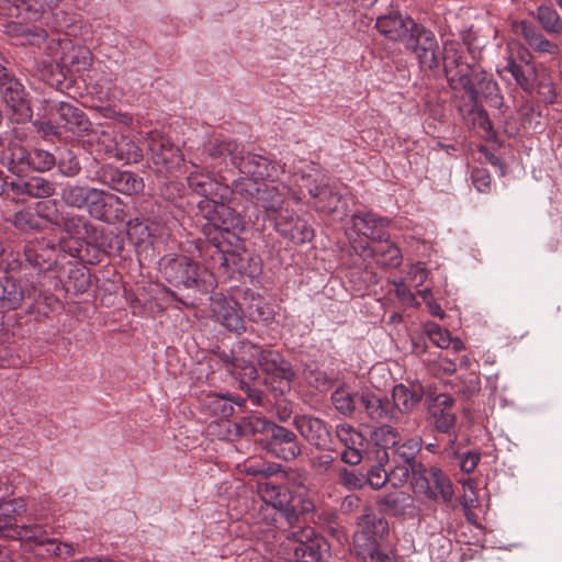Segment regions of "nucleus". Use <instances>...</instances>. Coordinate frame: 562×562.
Instances as JSON below:
<instances>
[{
	"label": "nucleus",
	"instance_id": "obj_56",
	"mask_svg": "<svg viewBox=\"0 0 562 562\" xmlns=\"http://www.w3.org/2000/svg\"><path fill=\"white\" fill-rule=\"evenodd\" d=\"M209 406L221 418H226L234 413L232 400L223 395L214 394L209 396Z\"/></svg>",
	"mask_w": 562,
	"mask_h": 562
},
{
	"label": "nucleus",
	"instance_id": "obj_63",
	"mask_svg": "<svg viewBox=\"0 0 562 562\" xmlns=\"http://www.w3.org/2000/svg\"><path fill=\"white\" fill-rule=\"evenodd\" d=\"M454 454H458V457L460 459V468H461V470L464 473H471L477 467V463H479V460H480V454L479 453L470 452V451L464 452V453H459L456 450Z\"/></svg>",
	"mask_w": 562,
	"mask_h": 562
},
{
	"label": "nucleus",
	"instance_id": "obj_6",
	"mask_svg": "<svg viewBox=\"0 0 562 562\" xmlns=\"http://www.w3.org/2000/svg\"><path fill=\"white\" fill-rule=\"evenodd\" d=\"M280 546L285 557L271 562H323L327 551L325 539L311 527L288 531Z\"/></svg>",
	"mask_w": 562,
	"mask_h": 562
},
{
	"label": "nucleus",
	"instance_id": "obj_30",
	"mask_svg": "<svg viewBox=\"0 0 562 562\" xmlns=\"http://www.w3.org/2000/svg\"><path fill=\"white\" fill-rule=\"evenodd\" d=\"M25 296L26 289L19 280L0 279V313L19 308Z\"/></svg>",
	"mask_w": 562,
	"mask_h": 562
},
{
	"label": "nucleus",
	"instance_id": "obj_4",
	"mask_svg": "<svg viewBox=\"0 0 562 562\" xmlns=\"http://www.w3.org/2000/svg\"><path fill=\"white\" fill-rule=\"evenodd\" d=\"M245 471L250 475H258L256 491L263 502L259 516L269 526L281 529L284 525L294 527L295 514L293 510L294 495L289 487L279 482L276 475L283 471L274 464H247Z\"/></svg>",
	"mask_w": 562,
	"mask_h": 562
},
{
	"label": "nucleus",
	"instance_id": "obj_2",
	"mask_svg": "<svg viewBox=\"0 0 562 562\" xmlns=\"http://www.w3.org/2000/svg\"><path fill=\"white\" fill-rule=\"evenodd\" d=\"M233 191L251 200L258 207H261L267 216L274 222V227L283 237L295 244H303L311 239L313 232L307 224L295 216L293 211L284 206L288 198L296 203L302 201L300 192L291 190L283 182L276 179L265 182L254 180H235Z\"/></svg>",
	"mask_w": 562,
	"mask_h": 562
},
{
	"label": "nucleus",
	"instance_id": "obj_53",
	"mask_svg": "<svg viewBox=\"0 0 562 562\" xmlns=\"http://www.w3.org/2000/svg\"><path fill=\"white\" fill-rule=\"evenodd\" d=\"M247 314L251 322L269 323L273 318V311L269 304L261 299H256L247 307Z\"/></svg>",
	"mask_w": 562,
	"mask_h": 562
},
{
	"label": "nucleus",
	"instance_id": "obj_60",
	"mask_svg": "<svg viewBox=\"0 0 562 562\" xmlns=\"http://www.w3.org/2000/svg\"><path fill=\"white\" fill-rule=\"evenodd\" d=\"M472 183L479 192H488L491 186V176L485 168H473Z\"/></svg>",
	"mask_w": 562,
	"mask_h": 562
},
{
	"label": "nucleus",
	"instance_id": "obj_39",
	"mask_svg": "<svg viewBox=\"0 0 562 562\" xmlns=\"http://www.w3.org/2000/svg\"><path fill=\"white\" fill-rule=\"evenodd\" d=\"M443 70L451 89L467 92L472 91L471 67L469 64L443 68Z\"/></svg>",
	"mask_w": 562,
	"mask_h": 562
},
{
	"label": "nucleus",
	"instance_id": "obj_31",
	"mask_svg": "<svg viewBox=\"0 0 562 562\" xmlns=\"http://www.w3.org/2000/svg\"><path fill=\"white\" fill-rule=\"evenodd\" d=\"M431 418L437 432L447 436L445 450L456 453L457 416L452 411L431 409Z\"/></svg>",
	"mask_w": 562,
	"mask_h": 562
},
{
	"label": "nucleus",
	"instance_id": "obj_25",
	"mask_svg": "<svg viewBox=\"0 0 562 562\" xmlns=\"http://www.w3.org/2000/svg\"><path fill=\"white\" fill-rule=\"evenodd\" d=\"M56 116L58 126L75 135L81 136L90 131L91 123L86 113L71 103L59 102Z\"/></svg>",
	"mask_w": 562,
	"mask_h": 562
},
{
	"label": "nucleus",
	"instance_id": "obj_40",
	"mask_svg": "<svg viewBox=\"0 0 562 562\" xmlns=\"http://www.w3.org/2000/svg\"><path fill=\"white\" fill-rule=\"evenodd\" d=\"M375 464L371 465L364 474L366 485L371 486L373 490L382 488L387 481L393 483L391 470L387 471L384 467L389 462L380 461V451H375Z\"/></svg>",
	"mask_w": 562,
	"mask_h": 562
},
{
	"label": "nucleus",
	"instance_id": "obj_44",
	"mask_svg": "<svg viewBox=\"0 0 562 562\" xmlns=\"http://www.w3.org/2000/svg\"><path fill=\"white\" fill-rule=\"evenodd\" d=\"M356 396L345 385H341L333 392L331 403L340 414L350 416L356 409Z\"/></svg>",
	"mask_w": 562,
	"mask_h": 562
},
{
	"label": "nucleus",
	"instance_id": "obj_24",
	"mask_svg": "<svg viewBox=\"0 0 562 562\" xmlns=\"http://www.w3.org/2000/svg\"><path fill=\"white\" fill-rule=\"evenodd\" d=\"M406 48L414 52L423 69L432 70L439 67L438 43L430 30L425 27L417 33L414 43L408 44Z\"/></svg>",
	"mask_w": 562,
	"mask_h": 562
},
{
	"label": "nucleus",
	"instance_id": "obj_49",
	"mask_svg": "<svg viewBox=\"0 0 562 562\" xmlns=\"http://www.w3.org/2000/svg\"><path fill=\"white\" fill-rule=\"evenodd\" d=\"M58 171L66 177H75L80 170V161L71 150H63L59 153L56 164Z\"/></svg>",
	"mask_w": 562,
	"mask_h": 562
},
{
	"label": "nucleus",
	"instance_id": "obj_43",
	"mask_svg": "<svg viewBox=\"0 0 562 562\" xmlns=\"http://www.w3.org/2000/svg\"><path fill=\"white\" fill-rule=\"evenodd\" d=\"M207 151L210 157L214 159L229 156L233 166L237 167L235 160L240 159L244 149L239 148V145L234 140H216L209 147Z\"/></svg>",
	"mask_w": 562,
	"mask_h": 562
},
{
	"label": "nucleus",
	"instance_id": "obj_22",
	"mask_svg": "<svg viewBox=\"0 0 562 562\" xmlns=\"http://www.w3.org/2000/svg\"><path fill=\"white\" fill-rule=\"evenodd\" d=\"M211 306L214 318L226 329L237 334L246 330L243 312L236 301L217 297L213 300Z\"/></svg>",
	"mask_w": 562,
	"mask_h": 562
},
{
	"label": "nucleus",
	"instance_id": "obj_10",
	"mask_svg": "<svg viewBox=\"0 0 562 562\" xmlns=\"http://www.w3.org/2000/svg\"><path fill=\"white\" fill-rule=\"evenodd\" d=\"M0 93L16 123L32 119L33 111L27 91L3 65L0 66Z\"/></svg>",
	"mask_w": 562,
	"mask_h": 562
},
{
	"label": "nucleus",
	"instance_id": "obj_46",
	"mask_svg": "<svg viewBox=\"0 0 562 562\" xmlns=\"http://www.w3.org/2000/svg\"><path fill=\"white\" fill-rule=\"evenodd\" d=\"M463 43L456 40H445L443 42V68L459 67L461 64H468L464 60Z\"/></svg>",
	"mask_w": 562,
	"mask_h": 562
},
{
	"label": "nucleus",
	"instance_id": "obj_64",
	"mask_svg": "<svg viewBox=\"0 0 562 562\" xmlns=\"http://www.w3.org/2000/svg\"><path fill=\"white\" fill-rule=\"evenodd\" d=\"M395 294L398 300L407 306H418L415 294L405 285L404 282L395 283Z\"/></svg>",
	"mask_w": 562,
	"mask_h": 562
},
{
	"label": "nucleus",
	"instance_id": "obj_12",
	"mask_svg": "<svg viewBox=\"0 0 562 562\" xmlns=\"http://www.w3.org/2000/svg\"><path fill=\"white\" fill-rule=\"evenodd\" d=\"M108 237L99 231L93 237H86L82 240H63L59 247L68 252L71 257L89 265H97L102 261L105 255H110L113 247L111 241H106Z\"/></svg>",
	"mask_w": 562,
	"mask_h": 562
},
{
	"label": "nucleus",
	"instance_id": "obj_57",
	"mask_svg": "<svg viewBox=\"0 0 562 562\" xmlns=\"http://www.w3.org/2000/svg\"><path fill=\"white\" fill-rule=\"evenodd\" d=\"M164 227L158 224L151 222L148 223H137L131 227V234H138L139 241H146L150 238L160 237L162 235Z\"/></svg>",
	"mask_w": 562,
	"mask_h": 562
},
{
	"label": "nucleus",
	"instance_id": "obj_28",
	"mask_svg": "<svg viewBox=\"0 0 562 562\" xmlns=\"http://www.w3.org/2000/svg\"><path fill=\"white\" fill-rule=\"evenodd\" d=\"M423 390L419 385L406 386L404 384H397L393 387L392 392V406L395 420L397 422L402 414L413 411V408L422 401Z\"/></svg>",
	"mask_w": 562,
	"mask_h": 562
},
{
	"label": "nucleus",
	"instance_id": "obj_15",
	"mask_svg": "<svg viewBox=\"0 0 562 562\" xmlns=\"http://www.w3.org/2000/svg\"><path fill=\"white\" fill-rule=\"evenodd\" d=\"M161 271L166 280L175 286L192 288L199 284L200 267L187 256L165 257Z\"/></svg>",
	"mask_w": 562,
	"mask_h": 562
},
{
	"label": "nucleus",
	"instance_id": "obj_20",
	"mask_svg": "<svg viewBox=\"0 0 562 562\" xmlns=\"http://www.w3.org/2000/svg\"><path fill=\"white\" fill-rule=\"evenodd\" d=\"M8 32L16 38V44L43 48L48 56H55L60 46L59 41L55 38L48 40L46 31L36 25L27 26L14 23L9 26Z\"/></svg>",
	"mask_w": 562,
	"mask_h": 562
},
{
	"label": "nucleus",
	"instance_id": "obj_48",
	"mask_svg": "<svg viewBox=\"0 0 562 562\" xmlns=\"http://www.w3.org/2000/svg\"><path fill=\"white\" fill-rule=\"evenodd\" d=\"M142 157L140 148L128 137L120 135L117 150L114 151V158L125 162H136Z\"/></svg>",
	"mask_w": 562,
	"mask_h": 562
},
{
	"label": "nucleus",
	"instance_id": "obj_35",
	"mask_svg": "<svg viewBox=\"0 0 562 562\" xmlns=\"http://www.w3.org/2000/svg\"><path fill=\"white\" fill-rule=\"evenodd\" d=\"M529 53L524 50L521 55L522 64H518L513 59H509L504 70L512 74L516 82L525 90L530 91L533 88L536 80V69L529 61Z\"/></svg>",
	"mask_w": 562,
	"mask_h": 562
},
{
	"label": "nucleus",
	"instance_id": "obj_21",
	"mask_svg": "<svg viewBox=\"0 0 562 562\" xmlns=\"http://www.w3.org/2000/svg\"><path fill=\"white\" fill-rule=\"evenodd\" d=\"M99 180L117 192L132 195L144 189L143 179L131 171L105 167L99 172Z\"/></svg>",
	"mask_w": 562,
	"mask_h": 562
},
{
	"label": "nucleus",
	"instance_id": "obj_5",
	"mask_svg": "<svg viewBox=\"0 0 562 562\" xmlns=\"http://www.w3.org/2000/svg\"><path fill=\"white\" fill-rule=\"evenodd\" d=\"M190 189L203 196L198 206L204 217L215 227L228 232V226L233 224L234 218L232 210L223 200V194H218L220 184L207 173L191 171L187 177Z\"/></svg>",
	"mask_w": 562,
	"mask_h": 562
},
{
	"label": "nucleus",
	"instance_id": "obj_59",
	"mask_svg": "<svg viewBox=\"0 0 562 562\" xmlns=\"http://www.w3.org/2000/svg\"><path fill=\"white\" fill-rule=\"evenodd\" d=\"M473 127L475 132L486 140L492 136V121L486 111H477L473 116Z\"/></svg>",
	"mask_w": 562,
	"mask_h": 562
},
{
	"label": "nucleus",
	"instance_id": "obj_7",
	"mask_svg": "<svg viewBox=\"0 0 562 562\" xmlns=\"http://www.w3.org/2000/svg\"><path fill=\"white\" fill-rule=\"evenodd\" d=\"M248 426L254 434L266 435L265 448L276 458L294 460L301 453L296 435L288 428L277 425L265 417H251Z\"/></svg>",
	"mask_w": 562,
	"mask_h": 562
},
{
	"label": "nucleus",
	"instance_id": "obj_8",
	"mask_svg": "<svg viewBox=\"0 0 562 562\" xmlns=\"http://www.w3.org/2000/svg\"><path fill=\"white\" fill-rule=\"evenodd\" d=\"M295 182L305 188L312 199V206L321 213L333 214L338 211L341 194L329 179L312 164L308 172H303Z\"/></svg>",
	"mask_w": 562,
	"mask_h": 562
},
{
	"label": "nucleus",
	"instance_id": "obj_13",
	"mask_svg": "<svg viewBox=\"0 0 562 562\" xmlns=\"http://www.w3.org/2000/svg\"><path fill=\"white\" fill-rule=\"evenodd\" d=\"M390 221L373 212H356L351 216V227L348 228V238L353 240L382 241L387 236Z\"/></svg>",
	"mask_w": 562,
	"mask_h": 562
},
{
	"label": "nucleus",
	"instance_id": "obj_27",
	"mask_svg": "<svg viewBox=\"0 0 562 562\" xmlns=\"http://www.w3.org/2000/svg\"><path fill=\"white\" fill-rule=\"evenodd\" d=\"M10 189L16 198H48L55 193V186L43 177H31L27 180L19 179L8 183L7 190Z\"/></svg>",
	"mask_w": 562,
	"mask_h": 562
},
{
	"label": "nucleus",
	"instance_id": "obj_23",
	"mask_svg": "<svg viewBox=\"0 0 562 562\" xmlns=\"http://www.w3.org/2000/svg\"><path fill=\"white\" fill-rule=\"evenodd\" d=\"M297 431L311 445L326 448L330 442V430L326 422L311 415H300L294 418Z\"/></svg>",
	"mask_w": 562,
	"mask_h": 562
},
{
	"label": "nucleus",
	"instance_id": "obj_14",
	"mask_svg": "<svg viewBox=\"0 0 562 562\" xmlns=\"http://www.w3.org/2000/svg\"><path fill=\"white\" fill-rule=\"evenodd\" d=\"M235 161L237 162L236 168L245 176L238 180L265 182L277 179L284 172L283 168L277 161H272L268 157L257 154L243 151L240 159Z\"/></svg>",
	"mask_w": 562,
	"mask_h": 562
},
{
	"label": "nucleus",
	"instance_id": "obj_45",
	"mask_svg": "<svg viewBox=\"0 0 562 562\" xmlns=\"http://www.w3.org/2000/svg\"><path fill=\"white\" fill-rule=\"evenodd\" d=\"M358 562H392L389 548L383 543L355 548Z\"/></svg>",
	"mask_w": 562,
	"mask_h": 562
},
{
	"label": "nucleus",
	"instance_id": "obj_34",
	"mask_svg": "<svg viewBox=\"0 0 562 562\" xmlns=\"http://www.w3.org/2000/svg\"><path fill=\"white\" fill-rule=\"evenodd\" d=\"M424 333L435 346L451 350L453 355H457L464 348L460 338L452 337L447 329L434 322H427L424 325Z\"/></svg>",
	"mask_w": 562,
	"mask_h": 562
},
{
	"label": "nucleus",
	"instance_id": "obj_11",
	"mask_svg": "<svg viewBox=\"0 0 562 562\" xmlns=\"http://www.w3.org/2000/svg\"><path fill=\"white\" fill-rule=\"evenodd\" d=\"M375 27L381 35L393 42H401L408 46L414 43L417 33L425 29L408 14L398 10H390L376 19Z\"/></svg>",
	"mask_w": 562,
	"mask_h": 562
},
{
	"label": "nucleus",
	"instance_id": "obj_3",
	"mask_svg": "<svg viewBox=\"0 0 562 562\" xmlns=\"http://www.w3.org/2000/svg\"><path fill=\"white\" fill-rule=\"evenodd\" d=\"M218 359L225 370L238 382L239 389L245 392L250 391V383L258 378L254 359L268 378L279 382L278 389L281 393L290 390V384L295 376L292 364L279 351L263 349L248 340L239 341L236 350L218 352Z\"/></svg>",
	"mask_w": 562,
	"mask_h": 562
},
{
	"label": "nucleus",
	"instance_id": "obj_9",
	"mask_svg": "<svg viewBox=\"0 0 562 562\" xmlns=\"http://www.w3.org/2000/svg\"><path fill=\"white\" fill-rule=\"evenodd\" d=\"M153 164L159 172L176 176L181 172L184 158L170 137L160 131H150L146 138Z\"/></svg>",
	"mask_w": 562,
	"mask_h": 562
},
{
	"label": "nucleus",
	"instance_id": "obj_1",
	"mask_svg": "<svg viewBox=\"0 0 562 562\" xmlns=\"http://www.w3.org/2000/svg\"><path fill=\"white\" fill-rule=\"evenodd\" d=\"M422 445L423 440L418 436L405 440L401 438L392 452L380 451V461L393 463L391 475L394 486H401L412 479L415 493L424 494L436 502L449 503L453 497L450 479L440 469L427 468L416 460Z\"/></svg>",
	"mask_w": 562,
	"mask_h": 562
},
{
	"label": "nucleus",
	"instance_id": "obj_62",
	"mask_svg": "<svg viewBox=\"0 0 562 562\" xmlns=\"http://www.w3.org/2000/svg\"><path fill=\"white\" fill-rule=\"evenodd\" d=\"M290 480L297 487L299 494H308L312 491V479L305 471L294 472Z\"/></svg>",
	"mask_w": 562,
	"mask_h": 562
},
{
	"label": "nucleus",
	"instance_id": "obj_26",
	"mask_svg": "<svg viewBox=\"0 0 562 562\" xmlns=\"http://www.w3.org/2000/svg\"><path fill=\"white\" fill-rule=\"evenodd\" d=\"M55 252V243L45 238L30 240L24 247L26 260L41 270L50 269L56 263Z\"/></svg>",
	"mask_w": 562,
	"mask_h": 562
},
{
	"label": "nucleus",
	"instance_id": "obj_33",
	"mask_svg": "<svg viewBox=\"0 0 562 562\" xmlns=\"http://www.w3.org/2000/svg\"><path fill=\"white\" fill-rule=\"evenodd\" d=\"M120 135L113 127H106L101 130H94L88 133L87 142L90 145H94V153L98 156L105 155L114 157V151L117 150V143Z\"/></svg>",
	"mask_w": 562,
	"mask_h": 562
},
{
	"label": "nucleus",
	"instance_id": "obj_19",
	"mask_svg": "<svg viewBox=\"0 0 562 562\" xmlns=\"http://www.w3.org/2000/svg\"><path fill=\"white\" fill-rule=\"evenodd\" d=\"M24 539L26 543H34L36 547L43 548L44 552L49 558L66 560L76 552V548L72 543L49 538L46 528L41 525L35 524L32 529L24 531Z\"/></svg>",
	"mask_w": 562,
	"mask_h": 562
},
{
	"label": "nucleus",
	"instance_id": "obj_52",
	"mask_svg": "<svg viewBox=\"0 0 562 562\" xmlns=\"http://www.w3.org/2000/svg\"><path fill=\"white\" fill-rule=\"evenodd\" d=\"M30 170L47 171L50 170L56 164V157L44 149H32L30 151Z\"/></svg>",
	"mask_w": 562,
	"mask_h": 562
},
{
	"label": "nucleus",
	"instance_id": "obj_61",
	"mask_svg": "<svg viewBox=\"0 0 562 562\" xmlns=\"http://www.w3.org/2000/svg\"><path fill=\"white\" fill-rule=\"evenodd\" d=\"M216 252L213 254V259L218 260L220 266L231 269L237 266L238 255L235 251H225L220 245H215Z\"/></svg>",
	"mask_w": 562,
	"mask_h": 562
},
{
	"label": "nucleus",
	"instance_id": "obj_50",
	"mask_svg": "<svg viewBox=\"0 0 562 562\" xmlns=\"http://www.w3.org/2000/svg\"><path fill=\"white\" fill-rule=\"evenodd\" d=\"M125 204L122 200L113 193H109V196L104 206V215L102 222L114 223L125 218Z\"/></svg>",
	"mask_w": 562,
	"mask_h": 562
},
{
	"label": "nucleus",
	"instance_id": "obj_54",
	"mask_svg": "<svg viewBox=\"0 0 562 562\" xmlns=\"http://www.w3.org/2000/svg\"><path fill=\"white\" fill-rule=\"evenodd\" d=\"M109 196V192L103 190H99L92 188V191L89 196V201L87 203V210L89 214L95 220L102 221V216L104 215V206L106 199Z\"/></svg>",
	"mask_w": 562,
	"mask_h": 562
},
{
	"label": "nucleus",
	"instance_id": "obj_36",
	"mask_svg": "<svg viewBox=\"0 0 562 562\" xmlns=\"http://www.w3.org/2000/svg\"><path fill=\"white\" fill-rule=\"evenodd\" d=\"M63 229L72 237L71 240H82L86 237H93L98 228L81 215H68L61 217Z\"/></svg>",
	"mask_w": 562,
	"mask_h": 562
},
{
	"label": "nucleus",
	"instance_id": "obj_16",
	"mask_svg": "<svg viewBox=\"0 0 562 562\" xmlns=\"http://www.w3.org/2000/svg\"><path fill=\"white\" fill-rule=\"evenodd\" d=\"M352 248L357 255L363 259H373L382 268H397L402 263L401 249L389 240V235L384 240L375 241L372 247L367 240H353Z\"/></svg>",
	"mask_w": 562,
	"mask_h": 562
},
{
	"label": "nucleus",
	"instance_id": "obj_29",
	"mask_svg": "<svg viewBox=\"0 0 562 562\" xmlns=\"http://www.w3.org/2000/svg\"><path fill=\"white\" fill-rule=\"evenodd\" d=\"M360 404L372 420H395V411L387 397H381L376 394L367 392L361 394Z\"/></svg>",
	"mask_w": 562,
	"mask_h": 562
},
{
	"label": "nucleus",
	"instance_id": "obj_41",
	"mask_svg": "<svg viewBox=\"0 0 562 562\" xmlns=\"http://www.w3.org/2000/svg\"><path fill=\"white\" fill-rule=\"evenodd\" d=\"M371 441L376 447V451L392 452L397 441H401V435L393 427L384 425L372 431Z\"/></svg>",
	"mask_w": 562,
	"mask_h": 562
},
{
	"label": "nucleus",
	"instance_id": "obj_17",
	"mask_svg": "<svg viewBox=\"0 0 562 562\" xmlns=\"http://www.w3.org/2000/svg\"><path fill=\"white\" fill-rule=\"evenodd\" d=\"M358 529L353 536L355 548L369 547L383 543V539L389 535V524L386 519L370 508L358 518Z\"/></svg>",
	"mask_w": 562,
	"mask_h": 562
},
{
	"label": "nucleus",
	"instance_id": "obj_55",
	"mask_svg": "<svg viewBox=\"0 0 562 562\" xmlns=\"http://www.w3.org/2000/svg\"><path fill=\"white\" fill-rule=\"evenodd\" d=\"M336 432L345 448L363 447V436L351 426H338Z\"/></svg>",
	"mask_w": 562,
	"mask_h": 562
},
{
	"label": "nucleus",
	"instance_id": "obj_38",
	"mask_svg": "<svg viewBox=\"0 0 562 562\" xmlns=\"http://www.w3.org/2000/svg\"><path fill=\"white\" fill-rule=\"evenodd\" d=\"M92 188L87 186L67 183L60 189V198L65 204L71 207L82 209L87 206Z\"/></svg>",
	"mask_w": 562,
	"mask_h": 562
},
{
	"label": "nucleus",
	"instance_id": "obj_37",
	"mask_svg": "<svg viewBox=\"0 0 562 562\" xmlns=\"http://www.w3.org/2000/svg\"><path fill=\"white\" fill-rule=\"evenodd\" d=\"M30 151L16 143H11L3 155V164L11 172L23 173L30 170Z\"/></svg>",
	"mask_w": 562,
	"mask_h": 562
},
{
	"label": "nucleus",
	"instance_id": "obj_32",
	"mask_svg": "<svg viewBox=\"0 0 562 562\" xmlns=\"http://www.w3.org/2000/svg\"><path fill=\"white\" fill-rule=\"evenodd\" d=\"M438 32L443 42L445 40H456L463 44H470L471 42L470 30L454 12L446 13L442 20L438 22Z\"/></svg>",
	"mask_w": 562,
	"mask_h": 562
},
{
	"label": "nucleus",
	"instance_id": "obj_58",
	"mask_svg": "<svg viewBox=\"0 0 562 562\" xmlns=\"http://www.w3.org/2000/svg\"><path fill=\"white\" fill-rule=\"evenodd\" d=\"M338 480L348 490H358L366 486L364 474L348 469L339 471Z\"/></svg>",
	"mask_w": 562,
	"mask_h": 562
},
{
	"label": "nucleus",
	"instance_id": "obj_51",
	"mask_svg": "<svg viewBox=\"0 0 562 562\" xmlns=\"http://www.w3.org/2000/svg\"><path fill=\"white\" fill-rule=\"evenodd\" d=\"M303 375L305 381L317 391H327L331 385V381L327 374L314 364L306 366Z\"/></svg>",
	"mask_w": 562,
	"mask_h": 562
},
{
	"label": "nucleus",
	"instance_id": "obj_42",
	"mask_svg": "<svg viewBox=\"0 0 562 562\" xmlns=\"http://www.w3.org/2000/svg\"><path fill=\"white\" fill-rule=\"evenodd\" d=\"M536 19L547 33L562 35V19L553 8L548 5L538 7Z\"/></svg>",
	"mask_w": 562,
	"mask_h": 562
},
{
	"label": "nucleus",
	"instance_id": "obj_47",
	"mask_svg": "<svg viewBox=\"0 0 562 562\" xmlns=\"http://www.w3.org/2000/svg\"><path fill=\"white\" fill-rule=\"evenodd\" d=\"M293 510L295 514V524L294 527H290L291 530H297L299 527H302L301 520L306 521L310 516L313 515L315 510V502L312 497L306 494H299L297 498L293 497Z\"/></svg>",
	"mask_w": 562,
	"mask_h": 562
},
{
	"label": "nucleus",
	"instance_id": "obj_18",
	"mask_svg": "<svg viewBox=\"0 0 562 562\" xmlns=\"http://www.w3.org/2000/svg\"><path fill=\"white\" fill-rule=\"evenodd\" d=\"M26 512L25 501L21 497L0 499V537L25 541L24 531L32 529L33 525L16 524L18 517Z\"/></svg>",
	"mask_w": 562,
	"mask_h": 562
}]
</instances>
